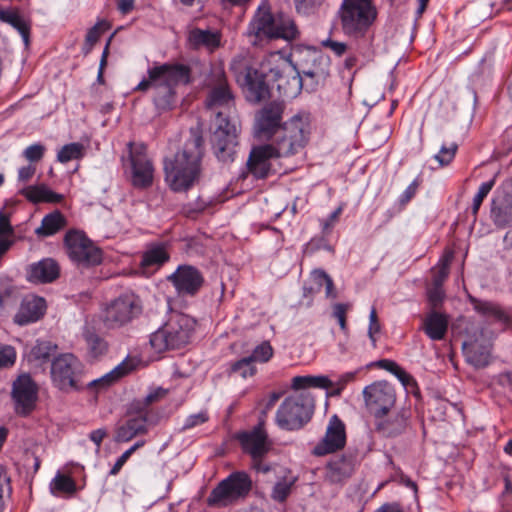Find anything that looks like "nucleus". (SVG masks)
<instances>
[{"label": "nucleus", "mask_w": 512, "mask_h": 512, "mask_svg": "<svg viewBox=\"0 0 512 512\" xmlns=\"http://www.w3.org/2000/svg\"><path fill=\"white\" fill-rule=\"evenodd\" d=\"M106 436H107V430L105 428L93 430L89 434V438L96 445L97 450L100 449L101 443Z\"/></svg>", "instance_id": "0e129e2a"}, {"label": "nucleus", "mask_w": 512, "mask_h": 512, "mask_svg": "<svg viewBox=\"0 0 512 512\" xmlns=\"http://www.w3.org/2000/svg\"><path fill=\"white\" fill-rule=\"evenodd\" d=\"M141 301L134 293H124L105 308L103 321L108 328H119L141 313Z\"/></svg>", "instance_id": "4468645a"}, {"label": "nucleus", "mask_w": 512, "mask_h": 512, "mask_svg": "<svg viewBox=\"0 0 512 512\" xmlns=\"http://www.w3.org/2000/svg\"><path fill=\"white\" fill-rule=\"evenodd\" d=\"M444 298V292L441 286H433L428 292V299L433 308L438 307Z\"/></svg>", "instance_id": "680f3d73"}, {"label": "nucleus", "mask_w": 512, "mask_h": 512, "mask_svg": "<svg viewBox=\"0 0 512 512\" xmlns=\"http://www.w3.org/2000/svg\"><path fill=\"white\" fill-rule=\"evenodd\" d=\"M292 482H277L272 490L271 497L278 502H283L286 500L288 495L291 492Z\"/></svg>", "instance_id": "864d4df0"}, {"label": "nucleus", "mask_w": 512, "mask_h": 512, "mask_svg": "<svg viewBox=\"0 0 512 512\" xmlns=\"http://www.w3.org/2000/svg\"><path fill=\"white\" fill-rule=\"evenodd\" d=\"M494 185H495V179H491V180L484 182L480 185L479 190H478L477 194L475 195V197L473 199V203H472V214L474 216L477 215L483 200L490 193V191L492 190Z\"/></svg>", "instance_id": "49530a36"}, {"label": "nucleus", "mask_w": 512, "mask_h": 512, "mask_svg": "<svg viewBox=\"0 0 512 512\" xmlns=\"http://www.w3.org/2000/svg\"><path fill=\"white\" fill-rule=\"evenodd\" d=\"M345 443V425L337 415H333L329 420L323 439L313 448V454L316 456H324L334 453L342 449Z\"/></svg>", "instance_id": "412c9836"}, {"label": "nucleus", "mask_w": 512, "mask_h": 512, "mask_svg": "<svg viewBox=\"0 0 512 512\" xmlns=\"http://www.w3.org/2000/svg\"><path fill=\"white\" fill-rule=\"evenodd\" d=\"M457 148L458 146L455 143H452L449 147L442 146L439 153L435 155V159L442 166L448 165L455 157Z\"/></svg>", "instance_id": "6e6d98bb"}, {"label": "nucleus", "mask_w": 512, "mask_h": 512, "mask_svg": "<svg viewBox=\"0 0 512 512\" xmlns=\"http://www.w3.org/2000/svg\"><path fill=\"white\" fill-rule=\"evenodd\" d=\"M236 438L243 452L251 457L254 469L263 473L270 471V466L263 463V458L272 450L273 443L262 421L252 430L238 433Z\"/></svg>", "instance_id": "f8f14e48"}, {"label": "nucleus", "mask_w": 512, "mask_h": 512, "mask_svg": "<svg viewBox=\"0 0 512 512\" xmlns=\"http://www.w3.org/2000/svg\"><path fill=\"white\" fill-rule=\"evenodd\" d=\"M169 260L165 243H153L144 252L141 265L144 268L159 267Z\"/></svg>", "instance_id": "72a5a7b5"}, {"label": "nucleus", "mask_w": 512, "mask_h": 512, "mask_svg": "<svg viewBox=\"0 0 512 512\" xmlns=\"http://www.w3.org/2000/svg\"><path fill=\"white\" fill-rule=\"evenodd\" d=\"M490 218L498 228L512 226V192L511 185L499 187L491 201Z\"/></svg>", "instance_id": "aec40b11"}, {"label": "nucleus", "mask_w": 512, "mask_h": 512, "mask_svg": "<svg viewBox=\"0 0 512 512\" xmlns=\"http://www.w3.org/2000/svg\"><path fill=\"white\" fill-rule=\"evenodd\" d=\"M203 139L193 134L174 155L165 157V181L174 192H185L198 183L201 176Z\"/></svg>", "instance_id": "7ed1b4c3"}, {"label": "nucleus", "mask_w": 512, "mask_h": 512, "mask_svg": "<svg viewBox=\"0 0 512 512\" xmlns=\"http://www.w3.org/2000/svg\"><path fill=\"white\" fill-rule=\"evenodd\" d=\"M84 155V146L81 143H70L64 145L57 154V160L67 163L71 160L80 159Z\"/></svg>", "instance_id": "ea45409f"}, {"label": "nucleus", "mask_w": 512, "mask_h": 512, "mask_svg": "<svg viewBox=\"0 0 512 512\" xmlns=\"http://www.w3.org/2000/svg\"><path fill=\"white\" fill-rule=\"evenodd\" d=\"M409 417V411L406 409L389 411L387 414L375 417L376 430L384 437H396L406 430Z\"/></svg>", "instance_id": "b1692460"}, {"label": "nucleus", "mask_w": 512, "mask_h": 512, "mask_svg": "<svg viewBox=\"0 0 512 512\" xmlns=\"http://www.w3.org/2000/svg\"><path fill=\"white\" fill-rule=\"evenodd\" d=\"M12 232L8 216L0 212V260L12 246V241L6 237Z\"/></svg>", "instance_id": "a19ab883"}, {"label": "nucleus", "mask_w": 512, "mask_h": 512, "mask_svg": "<svg viewBox=\"0 0 512 512\" xmlns=\"http://www.w3.org/2000/svg\"><path fill=\"white\" fill-rule=\"evenodd\" d=\"M59 266L52 258H44L27 268V280L32 283H50L59 276Z\"/></svg>", "instance_id": "bb28decb"}, {"label": "nucleus", "mask_w": 512, "mask_h": 512, "mask_svg": "<svg viewBox=\"0 0 512 512\" xmlns=\"http://www.w3.org/2000/svg\"><path fill=\"white\" fill-rule=\"evenodd\" d=\"M15 360V349L10 345H0V369L12 366Z\"/></svg>", "instance_id": "5fc2aeb1"}, {"label": "nucleus", "mask_w": 512, "mask_h": 512, "mask_svg": "<svg viewBox=\"0 0 512 512\" xmlns=\"http://www.w3.org/2000/svg\"><path fill=\"white\" fill-rule=\"evenodd\" d=\"M315 402L308 392L287 397L276 413V423L285 430H298L310 421Z\"/></svg>", "instance_id": "6e6552de"}, {"label": "nucleus", "mask_w": 512, "mask_h": 512, "mask_svg": "<svg viewBox=\"0 0 512 512\" xmlns=\"http://www.w3.org/2000/svg\"><path fill=\"white\" fill-rule=\"evenodd\" d=\"M323 2L324 0H294L296 11L304 15L313 13Z\"/></svg>", "instance_id": "3c124183"}, {"label": "nucleus", "mask_w": 512, "mask_h": 512, "mask_svg": "<svg viewBox=\"0 0 512 512\" xmlns=\"http://www.w3.org/2000/svg\"><path fill=\"white\" fill-rule=\"evenodd\" d=\"M473 303L474 309L485 316H490L498 320L506 319L504 312L494 303L478 300H473Z\"/></svg>", "instance_id": "79ce46f5"}, {"label": "nucleus", "mask_w": 512, "mask_h": 512, "mask_svg": "<svg viewBox=\"0 0 512 512\" xmlns=\"http://www.w3.org/2000/svg\"><path fill=\"white\" fill-rule=\"evenodd\" d=\"M141 403H132L128 411V419L118 424L114 441L128 442L138 435H144L148 432L147 416L143 414V407Z\"/></svg>", "instance_id": "6ab92c4d"}, {"label": "nucleus", "mask_w": 512, "mask_h": 512, "mask_svg": "<svg viewBox=\"0 0 512 512\" xmlns=\"http://www.w3.org/2000/svg\"><path fill=\"white\" fill-rule=\"evenodd\" d=\"M57 351V345L51 341L38 340L29 352V361L38 364L45 363L50 360Z\"/></svg>", "instance_id": "e433bc0d"}, {"label": "nucleus", "mask_w": 512, "mask_h": 512, "mask_svg": "<svg viewBox=\"0 0 512 512\" xmlns=\"http://www.w3.org/2000/svg\"><path fill=\"white\" fill-rule=\"evenodd\" d=\"M196 321L189 315L174 313L150 337V344L157 352L180 349L187 345L195 330Z\"/></svg>", "instance_id": "423d86ee"}, {"label": "nucleus", "mask_w": 512, "mask_h": 512, "mask_svg": "<svg viewBox=\"0 0 512 512\" xmlns=\"http://www.w3.org/2000/svg\"><path fill=\"white\" fill-rule=\"evenodd\" d=\"M356 458L353 454H344L331 460L326 467L325 478L332 484L346 481L354 473Z\"/></svg>", "instance_id": "a878e982"}, {"label": "nucleus", "mask_w": 512, "mask_h": 512, "mask_svg": "<svg viewBox=\"0 0 512 512\" xmlns=\"http://www.w3.org/2000/svg\"><path fill=\"white\" fill-rule=\"evenodd\" d=\"M420 185L419 179H415L402 193L399 198V202L401 206L406 205L416 194L418 187Z\"/></svg>", "instance_id": "bf43d9fd"}, {"label": "nucleus", "mask_w": 512, "mask_h": 512, "mask_svg": "<svg viewBox=\"0 0 512 512\" xmlns=\"http://www.w3.org/2000/svg\"><path fill=\"white\" fill-rule=\"evenodd\" d=\"M310 135L309 119L306 115L296 114L286 121L272 135V143L277 157H290L299 153L308 143Z\"/></svg>", "instance_id": "0eeeda50"}, {"label": "nucleus", "mask_w": 512, "mask_h": 512, "mask_svg": "<svg viewBox=\"0 0 512 512\" xmlns=\"http://www.w3.org/2000/svg\"><path fill=\"white\" fill-rule=\"evenodd\" d=\"M248 37L253 45H261L263 41L273 39L295 40L299 31L294 20L283 13L272 14L266 4L259 6L249 24Z\"/></svg>", "instance_id": "39448f33"}, {"label": "nucleus", "mask_w": 512, "mask_h": 512, "mask_svg": "<svg viewBox=\"0 0 512 512\" xmlns=\"http://www.w3.org/2000/svg\"><path fill=\"white\" fill-rule=\"evenodd\" d=\"M285 105L283 102H271L265 105L256 115L255 127L257 131L266 136H272L282 127L281 121Z\"/></svg>", "instance_id": "5701e85b"}, {"label": "nucleus", "mask_w": 512, "mask_h": 512, "mask_svg": "<svg viewBox=\"0 0 512 512\" xmlns=\"http://www.w3.org/2000/svg\"><path fill=\"white\" fill-rule=\"evenodd\" d=\"M380 324L378 321L376 309L372 308L369 315V328H368V336L372 342L373 347L376 346V337L375 335L380 332Z\"/></svg>", "instance_id": "13d9d810"}, {"label": "nucleus", "mask_w": 512, "mask_h": 512, "mask_svg": "<svg viewBox=\"0 0 512 512\" xmlns=\"http://www.w3.org/2000/svg\"><path fill=\"white\" fill-rule=\"evenodd\" d=\"M176 288L177 292L182 295H195L204 279L200 271L190 265H181L177 270L168 277Z\"/></svg>", "instance_id": "4be33fe9"}, {"label": "nucleus", "mask_w": 512, "mask_h": 512, "mask_svg": "<svg viewBox=\"0 0 512 512\" xmlns=\"http://www.w3.org/2000/svg\"><path fill=\"white\" fill-rule=\"evenodd\" d=\"M167 394V390L163 388H157L151 391L143 400L135 401L134 403H141L140 407H143V414L147 416V408L161 399H163Z\"/></svg>", "instance_id": "09e8293b"}, {"label": "nucleus", "mask_w": 512, "mask_h": 512, "mask_svg": "<svg viewBox=\"0 0 512 512\" xmlns=\"http://www.w3.org/2000/svg\"><path fill=\"white\" fill-rule=\"evenodd\" d=\"M323 44L326 47L330 48L338 56L342 55L347 49V45L343 42L327 40V41L323 42Z\"/></svg>", "instance_id": "338daca9"}, {"label": "nucleus", "mask_w": 512, "mask_h": 512, "mask_svg": "<svg viewBox=\"0 0 512 512\" xmlns=\"http://www.w3.org/2000/svg\"><path fill=\"white\" fill-rule=\"evenodd\" d=\"M188 40L195 49L206 47L213 50L220 44V34L211 30L195 28L189 32Z\"/></svg>", "instance_id": "2f4dec72"}, {"label": "nucleus", "mask_w": 512, "mask_h": 512, "mask_svg": "<svg viewBox=\"0 0 512 512\" xmlns=\"http://www.w3.org/2000/svg\"><path fill=\"white\" fill-rule=\"evenodd\" d=\"M249 54H239L230 63L236 81L244 89L248 101L259 103L270 96V82L280 96L296 97L305 88L304 79L296 65L279 59L274 66L261 64L260 68Z\"/></svg>", "instance_id": "f257e3e1"}, {"label": "nucleus", "mask_w": 512, "mask_h": 512, "mask_svg": "<svg viewBox=\"0 0 512 512\" xmlns=\"http://www.w3.org/2000/svg\"><path fill=\"white\" fill-rule=\"evenodd\" d=\"M421 329L431 340H442L447 333L448 318L437 311H431L424 317Z\"/></svg>", "instance_id": "c756f323"}, {"label": "nucleus", "mask_w": 512, "mask_h": 512, "mask_svg": "<svg viewBox=\"0 0 512 512\" xmlns=\"http://www.w3.org/2000/svg\"><path fill=\"white\" fill-rule=\"evenodd\" d=\"M83 373V364L71 353L60 354L51 362V381L61 391L81 389Z\"/></svg>", "instance_id": "9d476101"}, {"label": "nucleus", "mask_w": 512, "mask_h": 512, "mask_svg": "<svg viewBox=\"0 0 512 512\" xmlns=\"http://www.w3.org/2000/svg\"><path fill=\"white\" fill-rule=\"evenodd\" d=\"M66 225V219L59 211H54L46 215L41 225L35 229V234L39 237H48L56 234Z\"/></svg>", "instance_id": "473e14b6"}, {"label": "nucleus", "mask_w": 512, "mask_h": 512, "mask_svg": "<svg viewBox=\"0 0 512 512\" xmlns=\"http://www.w3.org/2000/svg\"><path fill=\"white\" fill-rule=\"evenodd\" d=\"M50 490L54 495L58 493L73 494L76 491V484L71 477L57 473L50 484Z\"/></svg>", "instance_id": "58836bf2"}, {"label": "nucleus", "mask_w": 512, "mask_h": 512, "mask_svg": "<svg viewBox=\"0 0 512 512\" xmlns=\"http://www.w3.org/2000/svg\"><path fill=\"white\" fill-rule=\"evenodd\" d=\"M328 277L329 275L323 270H314L311 274V279L316 287H311L309 292L319 291L325 285V281Z\"/></svg>", "instance_id": "052dcab7"}, {"label": "nucleus", "mask_w": 512, "mask_h": 512, "mask_svg": "<svg viewBox=\"0 0 512 512\" xmlns=\"http://www.w3.org/2000/svg\"><path fill=\"white\" fill-rule=\"evenodd\" d=\"M251 488L252 480L246 472H232L212 489L207 498V504L215 508L233 505L246 497Z\"/></svg>", "instance_id": "1a4fd4ad"}, {"label": "nucleus", "mask_w": 512, "mask_h": 512, "mask_svg": "<svg viewBox=\"0 0 512 512\" xmlns=\"http://www.w3.org/2000/svg\"><path fill=\"white\" fill-rule=\"evenodd\" d=\"M45 147L42 144H33L28 146L24 152V157L30 162H37L42 159Z\"/></svg>", "instance_id": "4d7b16f0"}, {"label": "nucleus", "mask_w": 512, "mask_h": 512, "mask_svg": "<svg viewBox=\"0 0 512 512\" xmlns=\"http://www.w3.org/2000/svg\"><path fill=\"white\" fill-rule=\"evenodd\" d=\"M349 308H350V305H348V304L337 303L333 307V316L337 320H340V319L346 317V313Z\"/></svg>", "instance_id": "774afa93"}, {"label": "nucleus", "mask_w": 512, "mask_h": 512, "mask_svg": "<svg viewBox=\"0 0 512 512\" xmlns=\"http://www.w3.org/2000/svg\"><path fill=\"white\" fill-rule=\"evenodd\" d=\"M273 356V348L268 341H264L258 346H256L249 356L252 362L255 364L256 362L265 363L268 362Z\"/></svg>", "instance_id": "a18cd8bd"}, {"label": "nucleus", "mask_w": 512, "mask_h": 512, "mask_svg": "<svg viewBox=\"0 0 512 512\" xmlns=\"http://www.w3.org/2000/svg\"><path fill=\"white\" fill-rule=\"evenodd\" d=\"M230 370L242 378L253 376L256 373V367L249 356L234 362Z\"/></svg>", "instance_id": "37998d69"}, {"label": "nucleus", "mask_w": 512, "mask_h": 512, "mask_svg": "<svg viewBox=\"0 0 512 512\" xmlns=\"http://www.w3.org/2000/svg\"><path fill=\"white\" fill-rule=\"evenodd\" d=\"M362 393L365 405L374 417L387 414L395 404V391L385 381L374 382L366 386Z\"/></svg>", "instance_id": "f3484780"}, {"label": "nucleus", "mask_w": 512, "mask_h": 512, "mask_svg": "<svg viewBox=\"0 0 512 512\" xmlns=\"http://www.w3.org/2000/svg\"><path fill=\"white\" fill-rule=\"evenodd\" d=\"M463 353L466 361L476 369L484 368L490 363L491 346L477 340L464 342Z\"/></svg>", "instance_id": "c85d7f7f"}, {"label": "nucleus", "mask_w": 512, "mask_h": 512, "mask_svg": "<svg viewBox=\"0 0 512 512\" xmlns=\"http://www.w3.org/2000/svg\"><path fill=\"white\" fill-rule=\"evenodd\" d=\"M45 300L37 296H29L23 299L18 312L14 316L15 323L26 325L39 320L45 312Z\"/></svg>", "instance_id": "cd10ccee"}, {"label": "nucleus", "mask_w": 512, "mask_h": 512, "mask_svg": "<svg viewBox=\"0 0 512 512\" xmlns=\"http://www.w3.org/2000/svg\"><path fill=\"white\" fill-rule=\"evenodd\" d=\"M110 28V24L105 20L98 21L92 28L87 32L85 40L95 44L99 40L101 34Z\"/></svg>", "instance_id": "8fccbe9b"}, {"label": "nucleus", "mask_w": 512, "mask_h": 512, "mask_svg": "<svg viewBox=\"0 0 512 512\" xmlns=\"http://www.w3.org/2000/svg\"><path fill=\"white\" fill-rule=\"evenodd\" d=\"M206 85L209 92L205 104L214 115L216 126L212 136L213 149L219 160L231 161L238 145L237 126L231 119V112L235 107L234 95L221 67L211 70Z\"/></svg>", "instance_id": "f03ea898"}, {"label": "nucleus", "mask_w": 512, "mask_h": 512, "mask_svg": "<svg viewBox=\"0 0 512 512\" xmlns=\"http://www.w3.org/2000/svg\"><path fill=\"white\" fill-rule=\"evenodd\" d=\"M36 172V168L33 165L23 166L18 170V181L28 182Z\"/></svg>", "instance_id": "e2e57ef3"}, {"label": "nucleus", "mask_w": 512, "mask_h": 512, "mask_svg": "<svg viewBox=\"0 0 512 512\" xmlns=\"http://www.w3.org/2000/svg\"><path fill=\"white\" fill-rule=\"evenodd\" d=\"M372 0H343L339 15L346 34L365 32L376 18Z\"/></svg>", "instance_id": "9b49d317"}, {"label": "nucleus", "mask_w": 512, "mask_h": 512, "mask_svg": "<svg viewBox=\"0 0 512 512\" xmlns=\"http://www.w3.org/2000/svg\"><path fill=\"white\" fill-rule=\"evenodd\" d=\"M67 254L71 261L80 267L98 265L102 261V251L83 232L71 230L64 238Z\"/></svg>", "instance_id": "ddd939ff"}, {"label": "nucleus", "mask_w": 512, "mask_h": 512, "mask_svg": "<svg viewBox=\"0 0 512 512\" xmlns=\"http://www.w3.org/2000/svg\"><path fill=\"white\" fill-rule=\"evenodd\" d=\"M452 253L446 254L439 262L438 269L434 274L433 285L442 286L449 273V264L452 260Z\"/></svg>", "instance_id": "de8ad7c7"}, {"label": "nucleus", "mask_w": 512, "mask_h": 512, "mask_svg": "<svg viewBox=\"0 0 512 512\" xmlns=\"http://www.w3.org/2000/svg\"><path fill=\"white\" fill-rule=\"evenodd\" d=\"M132 369V367L127 362H122L117 365L113 370L104 376L94 379L87 384V387L90 389L101 390L105 389L108 386L112 385L114 382L119 380L121 377L128 374V372Z\"/></svg>", "instance_id": "f704fd0d"}, {"label": "nucleus", "mask_w": 512, "mask_h": 512, "mask_svg": "<svg viewBox=\"0 0 512 512\" xmlns=\"http://www.w3.org/2000/svg\"><path fill=\"white\" fill-rule=\"evenodd\" d=\"M11 397L15 412L27 416L36 407L38 386L28 374H22L13 382Z\"/></svg>", "instance_id": "a211bd4d"}, {"label": "nucleus", "mask_w": 512, "mask_h": 512, "mask_svg": "<svg viewBox=\"0 0 512 512\" xmlns=\"http://www.w3.org/2000/svg\"><path fill=\"white\" fill-rule=\"evenodd\" d=\"M20 194L33 203L50 202L58 203L63 199L61 194L51 191L45 185L27 186L20 190Z\"/></svg>", "instance_id": "7c9ffc66"}, {"label": "nucleus", "mask_w": 512, "mask_h": 512, "mask_svg": "<svg viewBox=\"0 0 512 512\" xmlns=\"http://www.w3.org/2000/svg\"><path fill=\"white\" fill-rule=\"evenodd\" d=\"M209 420V415L206 410H202L196 414L189 415L182 426V430L192 429L196 426L202 425Z\"/></svg>", "instance_id": "603ef678"}, {"label": "nucleus", "mask_w": 512, "mask_h": 512, "mask_svg": "<svg viewBox=\"0 0 512 512\" xmlns=\"http://www.w3.org/2000/svg\"><path fill=\"white\" fill-rule=\"evenodd\" d=\"M131 181L134 187L147 188L153 183L154 167L144 144L128 143Z\"/></svg>", "instance_id": "dca6fc26"}, {"label": "nucleus", "mask_w": 512, "mask_h": 512, "mask_svg": "<svg viewBox=\"0 0 512 512\" xmlns=\"http://www.w3.org/2000/svg\"><path fill=\"white\" fill-rule=\"evenodd\" d=\"M112 37L113 35H111L105 45V48L103 50V53H102V56H101V60H100V65H99V72H98V80L100 82H102L103 80V70L107 64V57H108V53H109V46H110V43H111V40H112Z\"/></svg>", "instance_id": "69168bd1"}, {"label": "nucleus", "mask_w": 512, "mask_h": 512, "mask_svg": "<svg viewBox=\"0 0 512 512\" xmlns=\"http://www.w3.org/2000/svg\"><path fill=\"white\" fill-rule=\"evenodd\" d=\"M278 158L269 144L254 147L249 155L247 166L249 171L259 179L266 178L271 171L270 160Z\"/></svg>", "instance_id": "393cba45"}, {"label": "nucleus", "mask_w": 512, "mask_h": 512, "mask_svg": "<svg viewBox=\"0 0 512 512\" xmlns=\"http://www.w3.org/2000/svg\"><path fill=\"white\" fill-rule=\"evenodd\" d=\"M332 386V381L327 376H296L292 379V388L295 390H302L309 387L315 388H329Z\"/></svg>", "instance_id": "4c0bfd02"}, {"label": "nucleus", "mask_w": 512, "mask_h": 512, "mask_svg": "<svg viewBox=\"0 0 512 512\" xmlns=\"http://www.w3.org/2000/svg\"><path fill=\"white\" fill-rule=\"evenodd\" d=\"M135 91H152V101L158 111H168L176 105V86L190 81V69L183 64L164 63L148 69Z\"/></svg>", "instance_id": "20e7f679"}, {"label": "nucleus", "mask_w": 512, "mask_h": 512, "mask_svg": "<svg viewBox=\"0 0 512 512\" xmlns=\"http://www.w3.org/2000/svg\"><path fill=\"white\" fill-rule=\"evenodd\" d=\"M0 21L8 23L18 30L26 46L29 44L30 25L16 10L0 9Z\"/></svg>", "instance_id": "c9c22d12"}, {"label": "nucleus", "mask_w": 512, "mask_h": 512, "mask_svg": "<svg viewBox=\"0 0 512 512\" xmlns=\"http://www.w3.org/2000/svg\"><path fill=\"white\" fill-rule=\"evenodd\" d=\"M85 340L87 343L89 353L93 357H98L102 355L107 349L106 342L97 334L89 332L85 335Z\"/></svg>", "instance_id": "c03bdc74"}, {"label": "nucleus", "mask_w": 512, "mask_h": 512, "mask_svg": "<svg viewBox=\"0 0 512 512\" xmlns=\"http://www.w3.org/2000/svg\"><path fill=\"white\" fill-rule=\"evenodd\" d=\"M330 66V57L317 50L308 51L305 58L296 65L304 79L305 89L309 92L325 83L330 74Z\"/></svg>", "instance_id": "2eb2a0df"}]
</instances>
